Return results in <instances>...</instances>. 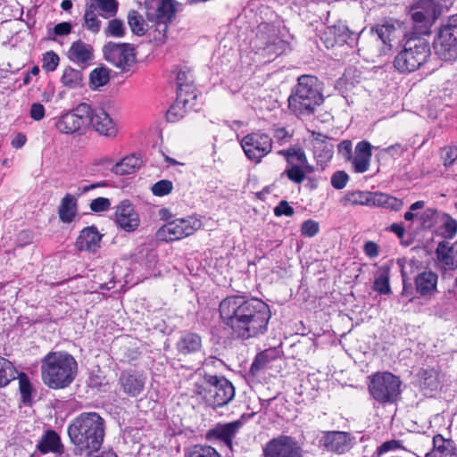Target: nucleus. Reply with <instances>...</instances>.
<instances>
[{"instance_id": "1", "label": "nucleus", "mask_w": 457, "mask_h": 457, "mask_svg": "<svg viewBox=\"0 0 457 457\" xmlns=\"http://www.w3.org/2000/svg\"><path fill=\"white\" fill-rule=\"evenodd\" d=\"M224 323L234 337L243 340L258 337L266 333L271 317L263 301L235 295L223 299L219 306Z\"/></svg>"}, {"instance_id": "2", "label": "nucleus", "mask_w": 457, "mask_h": 457, "mask_svg": "<svg viewBox=\"0 0 457 457\" xmlns=\"http://www.w3.org/2000/svg\"><path fill=\"white\" fill-rule=\"evenodd\" d=\"M68 435L76 454L97 452L104 437V421L96 412H83L68 427Z\"/></svg>"}, {"instance_id": "3", "label": "nucleus", "mask_w": 457, "mask_h": 457, "mask_svg": "<svg viewBox=\"0 0 457 457\" xmlns=\"http://www.w3.org/2000/svg\"><path fill=\"white\" fill-rule=\"evenodd\" d=\"M77 368V361L71 354L51 352L42 360V379L50 388H64L74 380Z\"/></svg>"}, {"instance_id": "4", "label": "nucleus", "mask_w": 457, "mask_h": 457, "mask_svg": "<svg viewBox=\"0 0 457 457\" xmlns=\"http://www.w3.org/2000/svg\"><path fill=\"white\" fill-rule=\"evenodd\" d=\"M323 103L319 80L314 76L302 75L288 97V107L297 116L312 114Z\"/></svg>"}, {"instance_id": "5", "label": "nucleus", "mask_w": 457, "mask_h": 457, "mask_svg": "<svg viewBox=\"0 0 457 457\" xmlns=\"http://www.w3.org/2000/svg\"><path fill=\"white\" fill-rule=\"evenodd\" d=\"M179 3L176 0H149L145 2V16L153 29V38L163 43L169 23L175 18Z\"/></svg>"}, {"instance_id": "6", "label": "nucleus", "mask_w": 457, "mask_h": 457, "mask_svg": "<svg viewBox=\"0 0 457 457\" xmlns=\"http://www.w3.org/2000/svg\"><path fill=\"white\" fill-rule=\"evenodd\" d=\"M430 54L426 39L411 37L406 40L403 48L395 58L394 65L402 73H410L421 67Z\"/></svg>"}, {"instance_id": "7", "label": "nucleus", "mask_w": 457, "mask_h": 457, "mask_svg": "<svg viewBox=\"0 0 457 457\" xmlns=\"http://www.w3.org/2000/svg\"><path fill=\"white\" fill-rule=\"evenodd\" d=\"M206 386L198 391L203 395L205 403L213 409L227 405L235 396V388L230 381L224 377L204 375Z\"/></svg>"}, {"instance_id": "8", "label": "nucleus", "mask_w": 457, "mask_h": 457, "mask_svg": "<svg viewBox=\"0 0 457 457\" xmlns=\"http://www.w3.org/2000/svg\"><path fill=\"white\" fill-rule=\"evenodd\" d=\"M436 54L444 61L457 58V13L443 21L433 43Z\"/></svg>"}, {"instance_id": "9", "label": "nucleus", "mask_w": 457, "mask_h": 457, "mask_svg": "<svg viewBox=\"0 0 457 457\" xmlns=\"http://www.w3.org/2000/svg\"><path fill=\"white\" fill-rule=\"evenodd\" d=\"M448 9L443 0H414L409 12L415 23L430 27Z\"/></svg>"}, {"instance_id": "10", "label": "nucleus", "mask_w": 457, "mask_h": 457, "mask_svg": "<svg viewBox=\"0 0 457 457\" xmlns=\"http://www.w3.org/2000/svg\"><path fill=\"white\" fill-rule=\"evenodd\" d=\"M202 227V221L195 216L176 219L161 227L157 237L164 241H175L193 235Z\"/></svg>"}, {"instance_id": "11", "label": "nucleus", "mask_w": 457, "mask_h": 457, "mask_svg": "<svg viewBox=\"0 0 457 457\" xmlns=\"http://www.w3.org/2000/svg\"><path fill=\"white\" fill-rule=\"evenodd\" d=\"M103 53L108 62L122 71H128L136 62L135 48L128 43L108 42Z\"/></svg>"}, {"instance_id": "12", "label": "nucleus", "mask_w": 457, "mask_h": 457, "mask_svg": "<svg viewBox=\"0 0 457 457\" xmlns=\"http://www.w3.org/2000/svg\"><path fill=\"white\" fill-rule=\"evenodd\" d=\"M89 113L90 105L81 103L71 112L62 115L57 120L55 126L61 133L73 134L79 132L89 126Z\"/></svg>"}, {"instance_id": "13", "label": "nucleus", "mask_w": 457, "mask_h": 457, "mask_svg": "<svg viewBox=\"0 0 457 457\" xmlns=\"http://www.w3.org/2000/svg\"><path fill=\"white\" fill-rule=\"evenodd\" d=\"M400 379L389 372L373 375V398L382 402H394L400 395Z\"/></svg>"}, {"instance_id": "14", "label": "nucleus", "mask_w": 457, "mask_h": 457, "mask_svg": "<svg viewBox=\"0 0 457 457\" xmlns=\"http://www.w3.org/2000/svg\"><path fill=\"white\" fill-rule=\"evenodd\" d=\"M241 146L247 158L258 163L262 158L270 153L272 139L265 133H252L243 137Z\"/></svg>"}, {"instance_id": "15", "label": "nucleus", "mask_w": 457, "mask_h": 457, "mask_svg": "<svg viewBox=\"0 0 457 457\" xmlns=\"http://www.w3.org/2000/svg\"><path fill=\"white\" fill-rule=\"evenodd\" d=\"M264 457H302V449L291 436H280L269 441L263 448Z\"/></svg>"}, {"instance_id": "16", "label": "nucleus", "mask_w": 457, "mask_h": 457, "mask_svg": "<svg viewBox=\"0 0 457 457\" xmlns=\"http://www.w3.org/2000/svg\"><path fill=\"white\" fill-rule=\"evenodd\" d=\"M145 160L138 153H131L117 162L110 157H102L95 162V165L98 169L111 171L138 170L145 168Z\"/></svg>"}, {"instance_id": "17", "label": "nucleus", "mask_w": 457, "mask_h": 457, "mask_svg": "<svg viewBox=\"0 0 457 457\" xmlns=\"http://www.w3.org/2000/svg\"><path fill=\"white\" fill-rule=\"evenodd\" d=\"M378 41L381 46L380 55H387L394 44L397 43L404 36L405 31L402 25L397 21H386L376 29Z\"/></svg>"}, {"instance_id": "18", "label": "nucleus", "mask_w": 457, "mask_h": 457, "mask_svg": "<svg viewBox=\"0 0 457 457\" xmlns=\"http://www.w3.org/2000/svg\"><path fill=\"white\" fill-rule=\"evenodd\" d=\"M320 443L328 451L338 454H343L352 448L350 435L343 431H324Z\"/></svg>"}, {"instance_id": "19", "label": "nucleus", "mask_w": 457, "mask_h": 457, "mask_svg": "<svg viewBox=\"0 0 457 457\" xmlns=\"http://www.w3.org/2000/svg\"><path fill=\"white\" fill-rule=\"evenodd\" d=\"M115 221L127 232L135 231L140 224L139 215L129 201H122L116 207Z\"/></svg>"}, {"instance_id": "20", "label": "nucleus", "mask_w": 457, "mask_h": 457, "mask_svg": "<svg viewBox=\"0 0 457 457\" xmlns=\"http://www.w3.org/2000/svg\"><path fill=\"white\" fill-rule=\"evenodd\" d=\"M312 142L317 169L324 170L333 156V145L328 141V137L319 132L312 133Z\"/></svg>"}, {"instance_id": "21", "label": "nucleus", "mask_w": 457, "mask_h": 457, "mask_svg": "<svg viewBox=\"0 0 457 457\" xmlns=\"http://www.w3.org/2000/svg\"><path fill=\"white\" fill-rule=\"evenodd\" d=\"M90 124L96 131L106 137H115L117 134L116 124L110 115L102 107L92 108L88 115Z\"/></svg>"}, {"instance_id": "22", "label": "nucleus", "mask_w": 457, "mask_h": 457, "mask_svg": "<svg viewBox=\"0 0 457 457\" xmlns=\"http://www.w3.org/2000/svg\"><path fill=\"white\" fill-rule=\"evenodd\" d=\"M119 384L124 394L136 397L144 390L145 377L137 371L124 370L120 373Z\"/></svg>"}, {"instance_id": "23", "label": "nucleus", "mask_w": 457, "mask_h": 457, "mask_svg": "<svg viewBox=\"0 0 457 457\" xmlns=\"http://www.w3.org/2000/svg\"><path fill=\"white\" fill-rule=\"evenodd\" d=\"M93 47L81 40L73 42L68 51V58L81 69L87 68L93 60Z\"/></svg>"}, {"instance_id": "24", "label": "nucleus", "mask_w": 457, "mask_h": 457, "mask_svg": "<svg viewBox=\"0 0 457 457\" xmlns=\"http://www.w3.org/2000/svg\"><path fill=\"white\" fill-rule=\"evenodd\" d=\"M322 39L328 48H332L336 46H342L348 45V41L351 39V33L345 24L338 23L327 27L323 33Z\"/></svg>"}, {"instance_id": "25", "label": "nucleus", "mask_w": 457, "mask_h": 457, "mask_svg": "<svg viewBox=\"0 0 457 457\" xmlns=\"http://www.w3.org/2000/svg\"><path fill=\"white\" fill-rule=\"evenodd\" d=\"M101 239L102 235L96 227H87L80 231L76 246L79 251L96 253L100 247Z\"/></svg>"}, {"instance_id": "26", "label": "nucleus", "mask_w": 457, "mask_h": 457, "mask_svg": "<svg viewBox=\"0 0 457 457\" xmlns=\"http://www.w3.org/2000/svg\"><path fill=\"white\" fill-rule=\"evenodd\" d=\"M278 154L283 155L290 165V168L285 171H303V169L312 171L314 170L313 167L308 165L304 151L299 146H292L287 150H281Z\"/></svg>"}, {"instance_id": "27", "label": "nucleus", "mask_w": 457, "mask_h": 457, "mask_svg": "<svg viewBox=\"0 0 457 457\" xmlns=\"http://www.w3.org/2000/svg\"><path fill=\"white\" fill-rule=\"evenodd\" d=\"M436 253L441 267L452 270L457 268V251L449 242L442 241L437 245Z\"/></svg>"}, {"instance_id": "28", "label": "nucleus", "mask_w": 457, "mask_h": 457, "mask_svg": "<svg viewBox=\"0 0 457 457\" xmlns=\"http://www.w3.org/2000/svg\"><path fill=\"white\" fill-rule=\"evenodd\" d=\"M426 457H457V449L452 440L436 435L433 437V449Z\"/></svg>"}, {"instance_id": "29", "label": "nucleus", "mask_w": 457, "mask_h": 457, "mask_svg": "<svg viewBox=\"0 0 457 457\" xmlns=\"http://www.w3.org/2000/svg\"><path fill=\"white\" fill-rule=\"evenodd\" d=\"M370 155L371 145L370 142L363 140L356 145L353 159L350 161L355 171H366L368 170Z\"/></svg>"}, {"instance_id": "30", "label": "nucleus", "mask_w": 457, "mask_h": 457, "mask_svg": "<svg viewBox=\"0 0 457 457\" xmlns=\"http://www.w3.org/2000/svg\"><path fill=\"white\" fill-rule=\"evenodd\" d=\"M202 346V339L195 333H183L176 344L178 352L180 354H191L198 352Z\"/></svg>"}, {"instance_id": "31", "label": "nucleus", "mask_w": 457, "mask_h": 457, "mask_svg": "<svg viewBox=\"0 0 457 457\" xmlns=\"http://www.w3.org/2000/svg\"><path fill=\"white\" fill-rule=\"evenodd\" d=\"M38 451L44 454L48 453H62L63 445L61 438L54 430H47L41 437L37 445Z\"/></svg>"}, {"instance_id": "32", "label": "nucleus", "mask_w": 457, "mask_h": 457, "mask_svg": "<svg viewBox=\"0 0 457 457\" xmlns=\"http://www.w3.org/2000/svg\"><path fill=\"white\" fill-rule=\"evenodd\" d=\"M417 377L423 390L433 392L440 386L439 372L435 368H420Z\"/></svg>"}, {"instance_id": "33", "label": "nucleus", "mask_w": 457, "mask_h": 457, "mask_svg": "<svg viewBox=\"0 0 457 457\" xmlns=\"http://www.w3.org/2000/svg\"><path fill=\"white\" fill-rule=\"evenodd\" d=\"M241 420H236L226 424H218L212 431V435L222 440L227 445L231 446L232 440L242 427Z\"/></svg>"}, {"instance_id": "34", "label": "nucleus", "mask_w": 457, "mask_h": 457, "mask_svg": "<svg viewBox=\"0 0 457 457\" xmlns=\"http://www.w3.org/2000/svg\"><path fill=\"white\" fill-rule=\"evenodd\" d=\"M416 289L421 295H430L436 291L437 275L432 271H423L415 279Z\"/></svg>"}, {"instance_id": "35", "label": "nucleus", "mask_w": 457, "mask_h": 457, "mask_svg": "<svg viewBox=\"0 0 457 457\" xmlns=\"http://www.w3.org/2000/svg\"><path fill=\"white\" fill-rule=\"evenodd\" d=\"M77 199L74 195L67 194L61 201L58 215L63 223H71L73 221L77 214Z\"/></svg>"}, {"instance_id": "36", "label": "nucleus", "mask_w": 457, "mask_h": 457, "mask_svg": "<svg viewBox=\"0 0 457 457\" xmlns=\"http://www.w3.org/2000/svg\"><path fill=\"white\" fill-rule=\"evenodd\" d=\"M438 232L448 239H452L457 234V220L453 219L448 213H441L438 217Z\"/></svg>"}, {"instance_id": "37", "label": "nucleus", "mask_w": 457, "mask_h": 457, "mask_svg": "<svg viewBox=\"0 0 457 457\" xmlns=\"http://www.w3.org/2000/svg\"><path fill=\"white\" fill-rule=\"evenodd\" d=\"M128 24L131 31L137 36L145 35L147 30L151 29L153 34V29L143 18V16L137 11L131 10L128 13Z\"/></svg>"}, {"instance_id": "38", "label": "nucleus", "mask_w": 457, "mask_h": 457, "mask_svg": "<svg viewBox=\"0 0 457 457\" xmlns=\"http://www.w3.org/2000/svg\"><path fill=\"white\" fill-rule=\"evenodd\" d=\"M189 99L187 96H183L182 93L177 94V99L175 103L170 106L166 113L167 120L170 122H176L182 119L186 113V105Z\"/></svg>"}, {"instance_id": "39", "label": "nucleus", "mask_w": 457, "mask_h": 457, "mask_svg": "<svg viewBox=\"0 0 457 457\" xmlns=\"http://www.w3.org/2000/svg\"><path fill=\"white\" fill-rule=\"evenodd\" d=\"M84 26L93 33H97L100 30L101 21L97 17L96 6L93 2L86 4Z\"/></svg>"}, {"instance_id": "40", "label": "nucleus", "mask_w": 457, "mask_h": 457, "mask_svg": "<svg viewBox=\"0 0 457 457\" xmlns=\"http://www.w3.org/2000/svg\"><path fill=\"white\" fill-rule=\"evenodd\" d=\"M83 75L80 71L71 67H66L63 70L61 82L68 88H78L82 86Z\"/></svg>"}, {"instance_id": "41", "label": "nucleus", "mask_w": 457, "mask_h": 457, "mask_svg": "<svg viewBox=\"0 0 457 457\" xmlns=\"http://www.w3.org/2000/svg\"><path fill=\"white\" fill-rule=\"evenodd\" d=\"M373 205L399 210L403 206V201L383 193H373Z\"/></svg>"}, {"instance_id": "42", "label": "nucleus", "mask_w": 457, "mask_h": 457, "mask_svg": "<svg viewBox=\"0 0 457 457\" xmlns=\"http://www.w3.org/2000/svg\"><path fill=\"white\" fill-rule=\"evenodd\" d=\"M370 200V193L356 191L346 194L343 198H341L340 203L344 206L365 205L368 204Z\"/></svg>"}, {"instance_id": "43", "label": "nucleus", "mask_w": 457, "mask_h": 457, "mask_svg": "<svg viewBox=\"0 0 457 457\" xmlns=\"http://www.w3.org/2000/svg\"><path fill=\"white\" fill-rule=\"evenodd\" d=\"M178 82V93H182L183 96H191L193 99L195 98V95L193 91L192 79L187 71H179L177 75Z\"/></svg>"}, {"instance_id": "44", "label": "nucleus", "mask_w": 457, "mask_h": 457, "mask_svg": "<svg viewBox=\"0 0 457 457\" xmlns=\"http://www.w3.org/2000/svg\"><path fill=\"white\" fill-rule=\"evenodd\" d=\"M373 289L380 294H389V268L383 266L379 269V274L373 282Z\"/></svg>"}, {"instance_id": "45", "label": "nucleus", "mask_w": 457, "mask_h": 457, "mask_svg": "<svg viewBox=\"0 0 457 457\" xmlns=\"http://www.w3.org/2000/svg\"><path fill=\"white\" fill-rule=\"evenodd\" d=\"M15 378V370L12 364L0 356V387L5 386Z\"/></svg>"}, {"instance_id": "46", "label": "nucleus", "mask_w": 457, "mask_h": 457, "mask_svg": "<svg viewBox=\"0 0 457 457\" xmlns=\"http://www.w3.org/2000/svg\"><path fill=\"white\" fill-rule=\"evenodd\" d=\"M110 80V71L107 68L100 67L93 70L90 73V84L93 88L106 85Z\"/></svg>"}, {"instance_id": "47", "label": "nucleus", "mask_w": 457, "mask_h": 457, "mask_svg": "<svg viewBox=\"0 0 457 457\" xmlns=\"http://www.w3.org/2000/svg\"><path fill=\"white\" fill-rule=\"evenodd\" d=\"M186 457H220V453L209 445H195L186 454Z\"/></svg>"}, {"instance_id": "48", "label": "nucleus", "mask_w": 457, "mask_h": 457, "mask_svg": "<svg viewBox=\"0 0 457 457\" xmlns=\"http://www.w3.org/2000/svg\"><path fill=\"white\" fill-rule=\"evenodd\" d=\"M96 10L100 9L104 13L103 17L108 19L116 14L118 3L115 0H96L94 3Z\"/></svg>"}, {"instance_id": "49", "label": "nucleus", "mask_w": 457, "mask_h": 457, "mask_svg": "<svg viewBox=\"0 0 457 457\" xmlns=\"http://www.w3.org/2000/svg\"><path fill=\"white\" fill-rule=\"evenodd\" d=\"M104 32L107 37H122L125 35V26L120 20L112 19L109 21Z\"/></svg>"}, {"instance_id": "50", "label": "nucleus", "mask_w": 457, "mask_h": 457, "mask_svg": "<svg viewBox=\"0 0 457 457\" xmlns=\"http://www.w3.org/2000/svg\"><path fill=\"white\" fill-rule=\"evenodd\" d=\"M19 378V389L24 403H29L31 400V385L28 376L21 373Z\"/></svg>"}, {"instance_id": "51", "label": "nucleus", "mask_w": 457, "mask_h": 457, "mask_svg": "<svg viewBox=\"0 0 457 457\" xmlns=\"http://www.w3.org/2000/svg\"><path fill=\"white\" fill-rule=\"evenodd\" d=\"M173 184L170 180L162 179L152 186V193L156 196H164L171 193Z\"/></svg>"}, {"instance_id": "52", "label": "nucleus", "mask_w": 457, "mask_h": 457, "mask_svg": "<svg viewBox=\"0 0 457 457\" xmlns=\"http://www.w3.org/2000/svg\"><path fill=\"white\" fill-rule=\"evenodd\" d=\"M60 62V58L54 51L46 52L43 56L42 68L46 71H54L56 70Z\"/></svg>"}, {"instance_id": "53", "label": "nucleus", "mask_w": 457, "mask_h": 457, "mask_svg": "<svg viewBox=\"0 0 457 457\" xmlns=\"http://www.w3.org/2000/svg\"><path fill=\"white\" fill-rule=\"evenodd\" d=\"M441 157L445 168L450 167L457 160V146L449 145L442 149Z\"/></svg>"}, {"instance_id": "54", "label": "nucleus", "mask_w": 457, "mask_h": 457, "mask_svg": "<svg viewBox=\"0 0 457 457\" xmlns=\"http://www.w3.org/2000/svg\"><path fill=\"white\" fill-rule=\"evenodd\" d=\"M320 230L319 223L313 220H307L301 226V233L307 237H312L318 234Z\"/></svg>"}, {"instance_id": "55", "label": "nucleus", "mask_w": 457, "mask_h": 457, "mask_svg": "<svg viewBox=\"0 0 457 457\" xmlns=\"http://www.w3.org/2000/svg\"><path fill=\"white\" fill-rule=\"evenodd\" d=\"M338 154L345 161L350 162L353 159V144L349 139L343 140L337 145Z\"/></svg>"}, {"instance_id": "56", "label": "nucleus", "mask_w": 457, "mask_h": 457, "mask_svg": "<svg viewBox=\"0 0 457 457\" xmlns=\"http://www.w3.org/2000/svg\"><path fill=\"white\" fill-rule=\"evenodd\" d=\"M403 448V445L398 440H389L383 443L377 448L376 454L378 457H381L383 454Z\"/></svg>"}, {"instance_id": "57", "label": "nucleus", "mask_w": 457, "mask_h": 457, "mask_svg": "<svg viewBox=\"0 0 457 457\" xmlns=\"http://www.w3.org/2000/svg\"><path fill=\"white\" fill-rule=\"evenodd\" d=\"M111 206V202L105 197H97L91 201L90 209L92 212H100L108 210Z\"/></svg>"}, {"instance_id": "58", "label": "nucleus", "mask_w": 457, "mask_h": 457, "mask_svg": "<svg viewBox=\"0 0 457 457\" xmlns=\"http://www.w3.org/2000/svg\"><path fill=\"white\" fill-rule=\"evenodd\" d=\"M274 214L277 217H280L282 215L291 217L294 215V209L289 205V204L286 200H282L275 208Z\"/></svg>"}, {"instance_id": "59", "label": "nucleus", "mask_w": 457, "mask_h": 457, "mask_svg": "<svg viewBox=\"0 0 457 457\" xmlns=\"http://www.w3.org/2000/svg\"><path fill=\"white\" fill-rule=\"evenodd\" d=\"M402 151L400 145H392L388 148L381 149L377 154L378 162H381L382 160H386L388 157H393L395 154H398Z\"/></svg>"}, {"instance_id": "60", "label": "nucleus", "mask_w": 457, "mask_h": 457, "mask_svg": "<svg viewBox=\"0 0 457 457\" xmlns=\"http://www.w3.org/2000/svg\"><path fill=\"white\" fill-rule=\"evenodd\" d=\"M347 173H334L331 178V184L337 189H342L345 187L348 181Z\"/></svg>"}, {"instance_id": "61", "label": "nucleus", "mask_w": 457, "mask_h": 457, "mask_svg": "<svg viewBox=\"0 0 457 457\" xmlns=\"http://www.w3.org/2000/svg\"><path fill=\"white\" fill-rule=\"evenodd\" d=\"M45 107L40 103H34L30 106V117L34 120H41L45 117Z\"/></svg>"}, {"instance_id": "62", "label": "nucleus", "mask_w": 457, "mask_h": 457, "mask_svg": "<svg viewBox=\"0 0 457 457\" xmlns=\"http://www.w3.org/2000/svg\"><path fill=\"white\" fill-rule=\"evenodd\" d=\"M71 31V24L67 21L58 23L54 27V36H65V35L70 34Z\"/></svg>"}, {"instance_id": "63", "label": "nucleus", "mask_w": 457, "mask_h": 457, "mask_svg": "<svg viewBox=\"0 0 457 457\" xmlns=\"http://www.w3.org/2000/svg\"><path fill=\"white\" fill-rule=\"evenodd\" d=\"M292 137L291 134L287 132V130L281 127V128H276L274 129V137L278 142L280 144L286 143L288 141V139Z\"/></svg>"}, {"instance_id": "64", "label": "nucleus", "mask_w": 457, "mask_h": 457, "mask_svg": "<svg viewBox=\"0 0 457 457\" xmlns=\"http://www.w3.org/2000/svg\"><path fill=\"white\" fill-rule=\"evenodd\" d=\"M268 362L267 356L264 353H259L252 363L251 370H259L262 369Z\"/></svg>"}]
</instances>
